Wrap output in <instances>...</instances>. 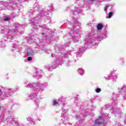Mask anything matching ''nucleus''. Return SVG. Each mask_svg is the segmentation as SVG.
<instances>
[{"mask_svg":"<svg viewBox=\"0 0 126 126\" xmlns=\"http://www.w3.org/2000/svg\"><path fill=\"white\" fill-rule=\"evenodd\" d=\"M8 31V27H4V28H2L0 31V34H6L4 40H5V41L7 40V41L10 42V40H12V38H13V34H14L16 31L13 29V30H10L9 32Z\"/></svg>","mask_w":126,"mask_h":126,"instance_id":"nucleus-3","label":"nucleus"},{"mask_svg":"<svg viewBox=\"0 0 126 126\" xmlns=\"http://www.w3.org/2000/svg\"><path fill=\"white\" fill-rule=\"evenodd\" d=\"M61 63V61H58V60H56V62H53L52 65L51 66V68L52 69H55V68H57L58 66H59V63Z\"/></svg>","mask_w":126,"mask_h":126,"instance_id":"nucleus-13","label":"nucleus"},{"mask_svg":"<svg viewBox=\"0 0 126 126\" xmlns=\"http://www.w3.org/2000/svg\"><path fill=\"white\" fill-rule=\"evenodd\" d=\"M65 102V99L63 97H61L58 100V101H57V100L55 99L53 100L52 105L53 106H57L58 104H61L62 103V104H64Z\"/></svg>","mask_w":126,"mask_h":126,"instance_id":"nucleus-9","label":"nucleus"},{"mask_svg":"<svg viewBox=\"0 0 126 126\" xmlns=\"http://www.w3.org/2000/svg\"><path fill=\"white\" fill-rule=\"evenodd\" d=\"M1 92V89H0V93Z\"/></svg>","mask_w":126,"mask_h":126,"instance_id":"nucleus-47","label":"nucleus"},{"mask_svg":"<svg viewBox=\"0 0 126 126\" xmlns=\"http://www.w3.org/2000/svg\"><path fill=\"white\" fill-rule=\"evenodd\" d=\"M28 56H33L34 55V52L32 51H28Z\"/></svg>","mask_w":126,"mask_h":126,"instance_id":"nucleus-21","label":"nucleus"},{"mask_svg":"<svg viewBox=\"0 0 126 126\" xmlns=\"http://www.w3.org/2000/svg\"><path fill=\"white\" fill-rule=\"evenodd\" d=\"M36 88H41L42 87H46V86H48V83H46L44 84H41V83L37 82L35 83H31L30 82L26 81L24 82V87L26 88H32L33 90L35 87Z\"/></svg>","mask_w":126,"mask_h":126,"instance_id":"nucleus-5","label":"nucleus"},{"mask_svg":"<svg viewBox=\"0 0 126 126\" xmlns=\"http://www.w3.org/2000/svg\"><path fill=\"white\" fill-rule=\"evenodd\" d=\"M79 53H83V50L80 49V50H79V51L77 52V54H79Z\"/></svg>","mask_w":126,"mask_h":126,"instance_id":"nucleus-33","label":"nucleus"},{"mask_svg":"<svg viewBox=\"0 0 126 126\" xmlns=\"http://www.w3.org/2000/svg\"><path fill=\"white\" fill-rule=\"evenodd\" d=\"M97 30H102L103 29V24H98L97 26Z\"/></svg>","mask_w":126,"mask_h":126,"instance_id":"nucleus-17","label":"nucleus"},{"mask_svg":"<svg viewBox=\"0 0 126 126\" xmlns=\"http://www.w3.org/2000/svg\"><path fill=\"white\" fill-rule=\"evenodd\" d=\"M36 106L38 107H39V103H40V101L39 100H35Z\"/></svg>","mask_w":126,"mask_h":126,"instance_id":"nucleus-25","label":"nucleus"},{"mask_svg":"<svg viewBox=\"0 0 126 126\" xmlns=\"http://www.w3.org/2000/svg\"><path fill=\"white\" fill-rule=\"evenodd\" d=\"M50 42H51V40H48L47 41V43H50Z\"/></svg>","mask_w":126,"mask_h":126,"instance_id":"nucleus-44","label":"nucleus"},{"mask_svg":"<svg viewBox=\"0 0 126 126\" xmlns=\"http://www.w3.org/2000/svg\"><path fill=\"white\" fill-rule=\"evenodd\" d=\"M36 87H38L36 86V87L33 88L32 92L30 94H28L27 95V99H28V100H33V99H35V97L37 96V94L42 93V92L44 91V87L39 88Z\"/></svg>","mask_w":126,"mask_h":126,"instance_id":"nucleus-4","label":"nucleus"},{"mask_svg":"<svg viewBox=\"0 0 126 126\" xmlns=\"http://www.w3.org/2000/svg\"><path fill=\"white\" fill-rule=\"evenodd\" d=\"M1 122H2V120H1V118H0V125Z\"/></svg>","mask_w":126,"mask_h":126,"instance_id":"nucleus-38","label":"nucleus"},{"mask_svg":"<svg viewBox=\"0 0 126 126\" xmlns=\"http://www.w3.org/2000/svg\"><path fill=\"white\" fill-rule=\"evenodd\" d=\"M18 46L17 45H13V49H12V51H17V52L18 51Z\"/></svg>","mask_w":126,"mask_h":126,"instance_id":"nucleus-19","label":"nucleus"},{"mask_svg":"<svg viewBox=\"0 0 126 126\" xmlns=\"http://www.w3.org/2000/svg\"><path fill=\"white\" fill-rule=\"evenodd\" d=\"M50 10H54V7L53 6L51 7V8L50 9Z\"/></svg>","mask_w":126,"mask_h":126,"instance_id":"nucleus-36","label":"nucleus"},{"mask_svg":"<svg viewBox=\"0 0 126 126\" xmlns=\"http://www.w3.org/2000/svg\"><path fill=\"white\" fill-rule=\"evenodd\" d=\"M78 73H79L80 75H83L85 73L84 69L83 68H80L78 69Z\"/></svg>","mask_w":126,"mask_h":126,"instance_id":"nucleus-16","label":"nucleus"},{"mask_svg":"<svg viewBox=\"0 0 126 126\" xmlns=\"http://www.w3.org/2000/svg\"><path fill=\"white\" fill-rule=\"evenodd\" d=\"M41 27H42V28H43V30L44 32L46 31H47V32H48V31H49V29H48L47 28H44V27H43V26H42Z\"/></svg>","mask_w":126,"mask_h":126,"instance_id":"nucleus-27","label":"nucleus"},{"mask_svg":"<svg viewBox=\"0 0 126 126\" xmlns=\"http://www.w3.org/2000/svg\"><path fill=\"white\" fill-rule=\"evenodd\" d=\"M113 97H119V95H118V94H113Z\"/></svg>","mask_w":126,"mask_h":126,"instance_id":"nucleus-31","label":"nucleus"},{"mask_svg":"<svg viewBox=\"0 0 126 126\" xmlns=\"http://www.w3.org/2000/svg\"><path fill=\"white\" fill-rule=\"evenodd\" d=\"M111 102H112L111 105V103H109L107 104H106L105 105V107L106 109H110L111 111L113 112H116L119 110V108H118V105L117 104V102H116L114 100L112 99Z\"/></svg>","mask_w":126,"mask_h":126,"instance_id":"nucleus-6","label":"nucleus"},{"mask_svg":"<svg viewBox=\"0 0 126 126\" xmlns=\"http://www.w3.org/2000/svg\"><path fill=\"white\" fill-rule=\"evenodd\" d=\"M7 123L10 126H24V124H18L14 119L10 118L9 120H7Z\"/></svg>","mask_w":126,"mask_h":126,"instance_id":"nucleus-7","label":"nucleus"},{"mask_svg":"<svg viewBox=\"0 0 126 126\" xmlns=\"http://www.w3.org/2000/svg\"><path fill=\"white\" fill-rule=\"evenodd\" d=\"M82 8L79 7L75 9V11H72L71 13L73 15L71 23L67 25L68 28L71 29L70 32V35L72 36V40L74 43L78 42L79 41V28L80 27V23L77 21V19L75 18V16L78 15V13L81 12Z\"/></svg>","mask_w":126,"mask_h":126,"instance_id":"nucleus-1","label":"nucleus"},{"mask_svg":"<svg viewBox=\"0 0 126 126\" xmlns=\"http://www.w3.org/2000/svg\"><path fill=\"white\" fill-rule=\"evenodd\" d=\"M75 118L76 120H78V119H79V117L78 116H76Z\"/></svg>","mask_w":126,"mask_h":126,"instance_id":"nucleus-37","label":"nucleus"},{"mask_svg":"<svg viewBox=\"0 0 126 126\" xmlns=\"http://www.w3.org/2000/svg\"><path fill=\"white\" fill-rule=\"evenodd\" d=\"M52 58H55V59H58V58H59V57H58L57 55H56L55 54H52Z\"/></svg>","mask_w":126,"mask_h":126,"instance_id":"nucleus-28","label":"nucleus"},{"mask_svg":"<svg viewBox=\"0 0 126 126\" xmlns=\"http://www.w3.org/2000/svg\"><path fill=\"white\" fill-rule=\"evenodd\" d=\"M41 34H42V35H45V34H46V33H45V32H42Z\"/></svg>","mask_w":126,"mask_h":126,"instance_id":"nucleus-41","label":"nucleus"},{"mask_svg":"<svg viewBox=\"0 0 126 126\" xmlns=\"http://www.w3.org/2000/svg\"><path fill=\"white\" fill-rule=\"evenodd\" d=\"M39 28H40V26L39 25H34L33 26V28L34 29H39Z\"/></svg>","mask_w":126,"mask_h":126,"instance_id":"nucleus-26","label":"nucleus"},{"mask_svg":"<svg viewBox=\"0 0 126 126\" xmlns=\"http://www.w3.org/2000/svg\"><path fill=\"white\" fill-rule=\"evenodd\" d=\"M117 75L115 73V72H112L110 74L108 75L107 77H104V78L107 80H110V79H112L113 81H116V79L117 78Z\"/></svg>","mask_w":126,"mask_h":126,"instance_id":"nucleus-10","label":"nucleus"},{"mask_svg":"<svg viewBox=\"0 0 126 126\" xmlns=\"http://www.w3.org/2000/svg\"><path fill=\"white\" fill-rule=\"evenodd\" d=\"M69 63H71V61H70Z\"/></svg>","mask_w":126,"mask_h":126,"instance_id":"nucleus-49","label":"nucleus"},{"mask_svg":"<svg viewBox=\"0 0 126 126\" xmlns=\"http://www.w3.org/2000/svg\"><path fill=\"white\" fill-rule=\"evenodd\" d=\"M27 61L28 62H30L31 61H32V57H28L27 59Z\"/></svg>","mask_w":126,"mask_h":126,"instance_id":"nucleus-32","label":"nucleus"},{"mask_svg":"<svg viewBox=\"0 0 126 126\" xmlns=\"http://www.w3.org/2000/svg\"><path fill=\"white\" fill-rule=\"evenodd\" d=\"M28 42L30 43H32L33 41H32V42H31V41H30L29 40V41H28Z\"/></svg>","mask_w":126,"mask_h":126,"instance_id":"nucleus-43","label":"nucleus"},{"mask_svg":"<svg viewBox=\"0 0 126 126\" xmlns=\"http://www.w3.org/2000/svg\"><path fill=\"white\" fill-rule=\"evenodd\" d=\"M30 125H32V126H34L35 125L36 122L35 121V120H34L33 118L32 119V121L30 122Z\"/></svg>","mask_w":126,"mask_h":126,"instance_id":"nucleus-20","label":"nucleus"},{"mask_svg":"<svg viewBox=\"0 0 126 126\" xmlns=\"http://www.w3.org/2000/svg\"><path fill=\"white\" fill-rule=\"evenodd\" d=\"M101 115H102V116H100L99 119H96L95 120V124L96 125H100V124H102V123H104V118L105 119H108V115H106V114H103L102 112H101Z\"/></svg>","mask_w":126,"mask_h":126,"instance_id":"nucleus-8","label":"nucleus"},{"mask_svg":"<svg viewBox=\"0 0 126 126\" xmlns=\"http://www.w3.org/2000/svg\"><path fill=\"white\" fill-rule=\"evenodd\" d=\"M33 77H36L37 79H39L42 77V75H41V72H40V70L37 69L35 71V72L33 74Z\"/></svg>","mask_w":126,"mask_h":126,"instance_id":"nucleus-12","label":"nucleus"},{"mask_svg":"<svg viewBox=\"0 0 126 126\" xmlns=\"http://www.w3.org/2000/svg\"><path fill=\"white\" fill-rule=\"evenodd\" d=\"M10 20V18L9 17H6L3 19V21H9Z\"/></svg>","mask_w":126,"mask_h":126,"instance_id":"nucleus-29","label":"nucleus"},{"mask_svg":"<svg viewBox=\"0 0 126 126\" xmlns=\"http://www.w3.org/2000/svg\"><path fill=\"white\" fill-rule=\"evenodd\" d=\"M109 7V6L107 5L104 8V11H107V9Z\"/></svg>","mask_w":126,"mask_h":126,"instance_id":"nucleus-34","label":"nucleus"},{"mask_svg":"<svg viewBox=\"0 0 126 126\" xmlns=\"http://www.w3.org/2000/svg\"><path fill=\"white\" fill-rule=\"evenodd\" d=\"M45 68L46 69H47V70H52V66L50 65H47L46 66H45Z\"/></svg>","mask_w":126,"mask_h":126,"instance_id":"nucleus-18","label":"nucleus"},{"mask_svg":"<svg viewBox=\"0 0 126 126\" xmlns=\"http://www.w3.org/2000/svg\"><path fill=\"white\" fill-rule=\"evenodd\" d=\"M32 23H33V20H31Z\"/></svg>","mask_w":126,"mask_h":126,"instance_id":"nucleus-45","label":"nucleus"},{"mask_svg":"<svg viewBox=\"0 0 126 126\" xmlns=\"http://www.w3.org/2000/svg\"><path fill=\"white\" fill-rule=\"evenodd\" d=\"M32 119H33V118H31V117H28V118H27L28 122H31V121H32Z\"/></svg>","mask_w":126,"mask_h":126,"instance_id":"nucleus-30","label":"nucleus"},{"mask_svg":"<svg viewBox=\"0 0 126 126\" xmlns=\"http://www.w3.org/2000/svg\"><path fill=\"white\" fill-rule=\"evenodd\" d=\"M91 0V1H93V0Z\"/></svg>","mask_w":126,"mask_h":126,"instance_id":"nucleus-48","label":"nucleus"},{"mask_svg":"<svg viewBox=\"0 0 126 126\" xmlns=\"http://www.w3.org/2000/svg\"><path fill=\"white\" fill-rule=\"evenodd\" d=\"M0 43H1V44L2 45H3V44L4 43V42H1Z\"/></svg>","mask_w":126,"mask_h":126,"instance_id":"nucleus-39","label":"nucleus"},{"mask_svg":"<svg viewBox=\"0 0 126 126\" xmlns=\"http://www.w3.org/2000/svg\"><path fill=\"white\" fill-rule=\"evenodd\" d=\"M107 37V32H104L102 33V36H95L93 32L89 34L88 37L86 38L85 41L87 42L88 44H90L91 45H98L96 41H101L102 39H105Z\"/></svg>","mask_w":126,"mask_h":126,"instance_id":"nucleus-2","label":"nucleus"},{"mask_svg":"<svg viewBox=\"0 0 126 126\" xmlns=\"http://www.w3.org/2000/svg\"><path fill=\"white\" fill-rule=\"evenodd\" d=\"M67 54V53H66V54H65V55H64V57H65V58L66 57H67V56H66V54Z\"/></svg>","mask_w":126,"mask_h":126,"instance_id":"nucleus-42","label":"nucleus"},{"mask_svg":"<svg viewBox=\"0 0 126 126\" xmlns=\"http://www.w3.org/2000/svg\"><path fill=\"white\" fill-rule=\"evenodd\" d=\"M37 20V19H36V20Z\"/></svg>","mask_w":126,"mask_h":126,"instance_id":"nucleus-51","label":"nucleus"},{"mask_svg":"<svg viewBox=\"0 0 126 126\" xmlns=\"http://www.w3.org/2000/svg\"><path fill=\"white\" fill-rule=\"evenodd\" d=\"M3 47V48H4V46H2Z\"/></svg>","mask_w":126,"mask_h":126,"instance_id":"nucleus-50","label":"nucleus"},{"mask_svg":"<svg viewBox=\"0 0 126 126\" xmlns=\"http://www.w3.org/2000/svg\"><path fill=\"white\" fill-rule=\"evenodd\" d=\"M12 92H13V90L12 89H9L7 90L3 94V97H4L3 99H5L6 98L9 97V96L11 95V93H12Z\"/></svg>","mask_w":126,"mask_h":126,"instance_id":"nucleus-11","label":"nucleus"},{"mask_svg":"<svg viewBox=\"0 0 126 126\" xmlns=\"http://www.w3.org/2000/svg\"><path fill=\"white\" fill-rule=\"evenodd\" d=\"M81 120H83V119H82V117H80Z\"/></svg>","mask_w":126,"mask_h":126,"instance_id":"nucleus-46","label":"nucleus"},{"mask_svg":"<svg viewBox=\"0 0 126 126\" xmlns=\"http://www.w3.org/2000/svg\"><path fill=\"white\" fill-rule=\"evenodd\" d=\"M119 90L120 94H125V93L126 92V86H124L123 87L119 89Z\"/></svg>","mask_w":126,"mask_h":126,"instance_id":"nucleus-15","label":"nucleus"},{"mask_svg":"<svg viewBox=\"0 0 126 126\" xmlns=\"http://www.w3.org/2000/svg\"><path fill=\"white\" fill-rule=\"evenodd\" d=\"M37 121H39V122L41 121V119H40V118H38V119H37Z\"/></svg>","mask_w":126,"mask_h":126,"instance_id":"nucleus-40","label":"nucleus"},{"mask_svg":"<svg viewBox=\"0 0 126 126\" xmlns=\"http://www.w3.org/2000/svg\"><path fill=\"white\" fill-rule=\"evenodd\" d=\"M95 92H96V93H100V92H101V90L100 88H96L95 90Z\"/></svg>","mask_w":126,"mask_h":126,"instance_id":"nucleus-24","label":"nucleus"},{"mask_svg":"<svg viewBox=\"0 0 126 126\" xmlns=\"http://www.w3.org/2000/svg\"><path fill=\"white\" fill-rule=\"evenodd\" d=\"M62 117H63V118H65V117H66V114H65V115H62Z\"/></svg>","mask_w":126,"mask_h":126,"instance_id":"nucleus-35","label":"nucleus"},{"mask_svg":"<svg viewBox=\"0 0 126 126\" xmlns=\"http://www.w3.org/2000/svg\"><path fill=\"white\" fill-rule=\"evenodd\" d=\"M43 43L42 42H40L39 43H38V48H39L40 49H42V48H43Z\"/></svg>","mask_w":126,"mask_h":126,"instance_id":"nucleus-23","label":"nucleus"},{"mask_svg":"<svg viewBox=\"0 0 126 126\" xmlns=\"http://www.w3.org/2000/svg\"><path fill=\"white\" fill-rule=\"evenodd\" d=\"M38 12L39 14H37V17L39 19H40V18H43V16H44V15H46V14L44 11L39 10Z\"/></svg>","mask_w":126,"mask_h":126,"instance_id":"nucleus-14","label":"nucleus"},{"mask_svg":"<svg viewBox=\"0 0 126 126\" xmlns=\"http://www.w3.org/2000/svg\"><path fill=\"white\" fill-rule=\"evenodd\" d=\"M112 15H113V13H112V12H109L106 17V18H111V17H112Z\"/></svg>","mask_w":126,"mask_h":126,"instance_id":"nucleus-22","label":"nucleus"}]
</instances>
